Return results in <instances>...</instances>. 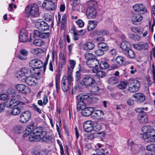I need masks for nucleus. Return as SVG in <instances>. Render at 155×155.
<instances>
[{"label":"nucleus","instance_id":"49530a36","mask_svg":"<svg viewBox=\"0 0 155 155\" xmlns=\"http://www.w3.org/2000/svg\"><path fill=\"white\" fill-rule=\"evenodd\" d=\"M95 53L96 56H101L104 54V50L98 49L95 51Z\"/></svg>","mask_w":155,"mask_h":155},{"label":"nucleus","instance_id":"69168bd1","mask_svg":"<svg viewBox=\"0 0 155 155\" xmlns=\"http://www.w3.org/2000/svg\"><path fill=\"white\" fill-rule=\"evenodd\" d=\"M48 101V99L47 97L45 95L43 99V105H45L46 104Z\"/></svg>","mask_w":155,"mask_h":155},{"label":"nucleus","instance_id":"ddd939ff","mask_svg":"<svg viewBox=\"0 0 155 155\" xmlns=\"http://www.w3.org/2000/svg\"><path fill=\"white\" fill-rule=\"evenodd\" d=\"M42 6L48 10L51 11L54 10L56 8L54 3L49 0H45L42 4Z\"/></svg>","mask_w":155,"mask_h":155},{"label":"nucleus","instance_id":"c03bdc74","mask_svg":"<svg viewBox=\"0 0 155 155\" xmlns=\"http://www.w3.org/2000/svg\"><path fill=\"white\" fill-rule=\"evenodd\" d=\"M116 60L118 64L121 65L123 64L125 59L121 56H118L117 57Z\"/></svg>","mask_w":155,"mask_h":155},{"label":"nucleus","instance_id":"c756f323","mask_svg":"<svg viewBox=\"0 0 155 155\" xmlns=\"http://www.w3.org/2000/svg\"><path fill=\"white\" fill-rule=\"evenodd\" d=\"M120 47L124 51H126L130 49V45L128 41H124L121 43Z\"/></svg>","mask_w":155,"mask_h":155},{"label":"nucleus","instance_id":"9b49d317","mask_svg":"<svg viewBox=\"0 0 155 155\" xmlns=\"http://www.w3.org/2000/svg\"><path fill=\"white\" fill-rule=\"evenodd\" d=\"M15 87L18 91L22 94H27L31 91L30 89L28 87L22 84H16Z\"/></svg>","mask_w":155,"mask_h":155},{"label":"nucleus","instance_id":"f8f14e48","mask_svg":"<svg viewBox=\"0 0 155 155\" xmlns=\"http://www.w3.org/2000/svg\"><path fill=\"white\" fill-rule=\"evenodd\" d=\"M30 66L31 68L35 69H39L41 68L43 66V63L38 59H33L31 60L29 63Z\"/></svg>","mask_w":155,"mask_h":155},{"label":"nucleus","instance_id":"c9c22d12","mask_svg":"<svg viewBox=\"0 0 155 155\" xmlns=\"http://www.w3.org/2000/svg\"><path fill=\"white\" fill-rule=\"evenodd\" d=\"M97 46L99 48L102 49V50L104 51H107L108 49V45L105 43L104 42L99 43Z\"/></svg>","mask_w":155,"mask_h":155},{"label":"nucleus","instance_id":"72a5a7b5","mask_svg":"<svg viewBox=\"0 0 155 155\" xmlns=\"http://www.w3.org/2000/svg\"><path fill=\"white\" fill-rule=\"evenodd\" d=\"M119 81V80L115 77L113 76L110 78L108 80V83L111 85L116 84Z\"/></svg>","mask_w":155,"mask_h":155},{"label":"nucleus","instance_id":"79ce46f5","mask_svg":"<svg viewBox=\"0 0 155 155\" xmlns=\"http://www.w3.org/2000/svg\"><path fill=\"white\" fill-rule=\"evenodd\" d=\"M33 43L35 45L41 46L43 45L44 42L41 39H37L34 40Z\"/></svg>","mask_w":155,"mask_h":155},{"label":"nucleus","instance_id":"13d9d810","mask_svg":"<svg viewBox=\"0 0 155 155\" xmlns=\"http://www.w3.org/2000/svg\"><path fill=\"white\" fill-rule=\"evenodd\" d=\"M25 105V103L18 100V101L17 102V107H19V108H20L21 109V108H22L24 107V106Z\"/></svg>","mask_w":155,"mask_h":155},{"label":"nucleus","instance_id":"f3484780","mask_svg":"<svg viewBox=\"0 0 155 155\" xmlns=\"http://www.w3.org/2000/svg\"><path fill=\"white\" fill-rule=\"evenodd\" d=\"M138 118V120L141 124H145L148 122V117L146 112L139 114Z\"/></svg>","mask_w":155,"mask_h":155},{"label":"nucleus","instance_id":"393cba45","mask_svg":"<svg viewBox=\"0 0 155 155\" xmlns=\"http://www.w3.org/2000/svg\"><path fill=\"white\" fill-rule=\"evenodd\" d=\"M18 100L15 99H12L10 100H7V101L6 107L9 108L12 107L17 106Z\"/></svg>","mask_w":155,"mask_h":155},{"label":"nucleus","instance_id":"ea45409f","mask_svg":"<svg viewBox=\"0 0 155 155\" xmlns=\"http://www.w3.org/2000/svg\"><path fill=\"white\" fill-rule=\"evenodd\" d=\"M118 88L120 89H124L126 88L127 87V84L124 81H121L117 85Z\"/></svg>","mask_w":155,"mask_h":155},{"label":"nucleus","instance_id":"473e14b6","mask_svg":"<svg viewBox=\"0 0 155 155\" xmlns=\"http://www.w3.org/2000/svg\"><path fill=\"white\" fill-rule=\"evenodd\" d=\"M125 55L128 58L133 59L135 57V54L134 51L129 49L126 51L124 52Z\"/></svg>","mask_w":155,"mask_h":155},{"label":"nucleus","instance_id":"8fccbe9b","mask_svg":"<svg viewBox=\"0 0 155 155\" xmlns=\"http://www.w3.org/2000/svg\"><path fill=\"white\" fill-rule=\"evenodd\" d=\"M117 51L115 49H112L110 50L109 52V54L111 56L114 57L117 54Z\"/></svg>","mask_w":155,"mask_h":155},{"label":"nucleus","instance_id":"4d7b16f0","mask_svg":"<svg viewBox=\"0 0 155 155\" xmlns=\"http://www.w3.org/2000/svg\"><path fill=\"white\" fill-rule=\"evenodd\" d=\"M41 49L37 48L32 49L31 51V52L35 54H37L40 52Z\"/></svg>","mask_w":155,"mask_h":155},{"label":"nucleus","instance_id":"864d4df0","mask_svg":"<svg viewBox=\"0 0 155 155\" xmlns=\"http://www.w3.org/2000/svg\"><path fill=\"white\" fill-rule=\"evenodd\" d=\"M81 71H77L76 72L75 80L76 81H78L81 78Z\"/></svg>","mask_w":155,"mask_h":155},{"label":"nucleus","instance_id":"680f3d73","mask_svg":"<svg viewBox=\"0 0 155 155\" xmlns=\"http://www.w3.org/2000/svg\"><path fill=\"white\" fill-rule=\"evenodd\" d=\"M47 152L45 150L41 151L36 153L35 155H47Z\"/></svg>","mask_w":155,"mask_h":155},{"label":"nucleus","instance_id":"39448f33","mask_svg":"<svg viewBox=\"0 0 155 155\" xmlns=\"http://www.w3.org/2000/svg\"><path fill=\"white\" fill-rule=\"evenodd\" d=\"M38 6L35 4L28 5L25 9V14L28 17H37L38 15Z\"/></svg>","mask_w":155,"mask_h":155},{"label":"nucleus","instance_id":"de8ad7c7","mask_svg":"<svg viewBox=\"0 0 155 155\" xmlns=\"http://www.w3.org/2000/svg\"><path fill=\"white\" fill-rule=\"evenodd\" d=\"M88 7L94 8L97 5L96 2L94 1L91 0L88 2Z\"/></svg>","mask_w":155,"mask_h":155},{"label":"nucleus","instance_id":"2f4dec72","mask_svg":"<svg viewBox=\"0 0 155 155\" xmlns=\"http://www.w3.org/2000/svg\"><path fill=\"white\" fill-rule=\"evenodd\" d=\"M80 3V0H73L71 4L72 9L74 10H78L79 9L78 5Z\"/></svg>","mask_w":155,"mask_h":155},{"label":"nucleus","instance_id":"7c9ffc66","mask_svg":"<svg viewBox=\"0 0 155 155\" xmlns=\"http://www.w3.org/2000/svg\"><path fill=\"white\" fill-rule=\"evenodd\" d=\"M24 130V128L21 125H18L15 126L14 128V131L17 134L22 133Z\"/></svg>","mask_w":155,"mask_h":155},{"label":"nucleus","instance_id":"f704fd0d","mask_svg":"<svg viewBox=\"0 0 155 155\" xmlns=\"http://www.w3.org/2000/svg\"><path fill=\"white\" fill-rule=\"evenodd\" d=\"M92 71L94 73H96L97 75L99 78H103L106 75V74L104 72L98 71L97 69H93Z\"/></svg>","mask_w":155,"mask_h":155},{"label":"nucleus","instance_id":"4468645a","mask_svg":"<svg viewBox=\"0 0 155 155\" xmlns=\"http://www.w3.org/2000/svg\"><path fill=\"white\" fill-rule=\"evenodd\" d=\"M133 47L135 49L137 50H146L148 48L149 44L147 42H142L138 44L133 45Z\"/></svg>","mask_w":155,"mask_h":155},{"label":"nucleus","instance_id":"774afa93","mask_svg":"<svg viewBox=\"0 0 155 155\" xmlns=\"http://www.w3.org/2000/svg\"><path fill=\"white\" fill-rule=\"evenodd\" d=\"M98 42L103 41L105 40L104 38L103 37H97L96 39Z\"/></svg>","mask_w":155,"mask_h":155},{"label":"nucleus","instance_id":"6e6552de","mask_svg":"<svg viewBox=\"0 0 155 155\" xmlns=\"http://www.w3.org/2000/svg\"><path fill=\"white\" fill-rule=\"evenodd\" d=\"M35 25L39 30L42 31L48 30L49 28L48 25L46 22L40 19L35 21Z\"/></svg>","mask_w":155,"mask_h":155},{"label":"nucleus","instance_id":"dca6fc26","mask_svg":"<svg viewBox=\"0 0 155 155\" xmlns=\"http://www.w3.org/2000/svg\"><path fill=\"white\" fill-rule=\"evenodd\" d=\"M24 81L28 85L30 86H34L37 83V79L31 76L26 77Z\"/></svg>","mask_w":155,"mask_h":155},{"label":"nucleus","instance_id":"a211bd4d","mask_svg":"<svg viewBox=\"0 0 155 155\" xmlns=\"http://www.w3.org/2000/svg\"><path fill=\"white\" fill-rule=\"evenodd\" d=\"M99 64V62L98 60L95 58L87 61V64L88 66L93 69H97L96 68Z\"/></svg>","mask_w":155,"mask_h":155},{"label":"nucleus","instance_id":"a18cd8bd","mask_svg":"<svg viewBox=\"0 0 155 155\" xmlns=\"http://www.w3.org/2000/svg\"><path fill=\"white\" fill-rule=\"evenodd\" d=\"M9 97L7 93L2 92L0 94V99L2 101H5L7 100Z\"/></svg>","mask_w":155,"mask_h":155},{"label":"nucleus","instance_id":"6ab92c4d","mask_svg":"<svg viewBox=\"0 0 155 155\" xmlns=\"http://www.w3.org/2000/svg\"><path fill=\"white\" fill-rule=\"evenodd\" d=\"M28 35L26 33L25 28L21 29L20 33L19 39L22 42H26L28 40Z\"/></svg>","mask_w":155,"mask_h":155},{"label":"nucleus","instance_id":"0eeeda50","mask_svg":"<svg viewBox=\"0 0 155 155\" xmlns=\"http://www.w3.org/2000/svg\"><path fill=\"white\" fill-rule=\"evenodd\" d=\"M89 96L85 95L84 94L79 95L77 96V98L78 102H77V109L79 110H83L86 107V104L84 102L83 100L88 98Z\"/></svg>","mask_w":155,"mask_h":155},{"label":"nucleus","instance_id":"3c124183","mask_svg":"<svg viewBox=\"0 0 155 155\" xmlns=\"http://www.w3.org/2000/svg\"><path fill=\"white\" fill-rule=\"evenodd\" d=\"M32 106L33 108V109L36 111L39 114H41L42 113V111L38 107V106L34 104H32Z\"/></svg>","mask_w":155,"mask_h":155},{"label":"nucleus","instance_id":"338daca9","mask_svg":"<svg viewBox=\"0 0 155 155\" xmlns=\"http://www.w3.org/2000/svg\"><path fill=\"white\" fill-rule=\"evenodd\" d=\"M59 58L64 62L65 61L64 55L63 53H61L59 54Z\"/></svg>","mask_w":155,"mask_h":155},{"label":"nucleus","instance_id":"2eb2a0df","mask_svg":"<svg viewBox=\"0 0 155 155\" xmlns=\"http://www.w3.org/2000/svg\"><path fill=\"white\" fill-rule=\"evenodd\" d=\"M96 14V11L94 8L88 7L87 9L86 14L88 18L92 19L95 18Z\"/></svg>","mask_w":155,"mask_h":155},{"label":"nucleus","instance_id":"cd10ccee","mask_svg":"<svg viewBox=\"0 0 155 155\" xmlns=\"http://www.w3.org/2000/svg\"><path fill=\"white\" fill-rule=\"evenodd\" d=\"M97 22L93 20H90L88 21V25L87 26V29L88 31L93 30L96 26Z\"/></svg>","mask_w":155,"mask_h":155},{"label":"nucleus","instance_id":"423d86ee","mask_svg":"<svg viewBox=\"0 0 155 155\" xmlns=\"http://www.w3.org/2000/svg\"><path fill=\"white\" fill-rule=\"evenodd\" d=\"M140 85V83L137 80L130 79L128 84V90L131 93H134L139 90Z\"/></svg>","mask_w":155,"mask_h":155},{"label":"nucleus","instance_id":"aec40b11","mask_svg":"<svg viewBox=\"0 0 155 155\" xmlns=\"http://www.w3.org/2000/svg\"><path fill=\"white\" fill-rule=\"evenodd\" d=\"M94 110V108L92 107H85L84 109L82 110L81 114L83 116L85 117L89 116L91 115L92 116L93 112Z\"/></svg>","mask_w":155,"mask_h":155},{"label":"nucleus","instance_id":"0e129e2a","mask_svg":"<svg viewBox=\"0 0 155 155\" xmlns=\"http://www.w3.org/2000/svg\"><path fill=\"white\" fill-rule=\"evenodd\" d=\"M5 105L4 104L1 103L0 104V113L2 112L5 109Z\"/></svg>","mask_w":155,"mask_h":155},{"label":"nucleus","instance_id":"a878e982","mask_svg":"<svg viewBox=\"0 0 155 155\" xmlns=\"http://www.w3.org/2000/svg\"><path fill=\"white\" fill-rule=\"evenodd\" d=\"M131 19L133 22H139L142 20L143 17L140 15L135 14L132 15Z\"/></svg>","mask_w":155,"mask_h":155},{"label":"nucleus","instance_id":"37998d69","mask_svg":"<svg viewBox=\"0 0 155 155\" xmlns=\"http://www.w3.org/2000/svg\"><path fill=\"white\" fill-rule=\"evenodd\" d=\"M155 149V144H151L147 146L146 147V149L150 151L152 154L153 153Z\"/></svg>","mask_w":155,"mask_h":155},{"label":"nucleus","instance_id":"09e8293b","mask_svg":"<svg viewBox=\"0 0 155 155\" xmlns=\"http://www.w3.org/2000/svg\"><path fill=\"white\" fill-rule=\"evenodd\" d=\"M20 71L23 74L25 77L28 74L29 72V70L28 68H24L21 69Z\"/></svg>","mask_w":155,"mask_h":155},{"label":"nucleus","instance_id":"bf43d9fd","mask_svg":"<svg viewBox=\"0 0 155 155\" xmlns=\"http://www.w3.org/2000/svg\"><path fill=\"white\" fill-rule=\"evenodd\" d=\"M41 32L38 30H35L34 32V37L35 38L36 37H40V34H41Z\"/></svg>","mask_w":155,"mask_h":155},{"label":"nucleus","instance_id":"4be33fe9","mask_svg":"<svg viewBox=\"0 0 155 155\" xmlns=\"http://www.w3.org/2000/svg\"><path fill=\"white\" fill-rule=\"evenodd\" d=\"M104 115V112L101 110H96L93 112L92 118L95 119H99L102 118L101 117Z\"/></svg>","mask_w":155,"mask_h":155},{"label":"nucleus","instance_id":"1a4fd4ad","mask_svg":"<svg viewBox=\"0 0 155 155\" xmlns=\"http://www.w3.org/2000/svg\"><path fill=\"white\" fill-rule=\"evenodd\" d=\"M133 8L135 12L140 14H144L147 12V8L142 4H136L133 5Z\"/></svg>","mask_w":155,"mask_h":155},{"label":"nucleus","instance_id":"bb28decb","mask_svg":"<svg viewBox=\"0 0 155 155\" xmlns=\"http://www.w3.org/2000/svg\"><path fill=\"white\" fill-rule=\"evenodd\" d=\"M6 93H7L9 97H16L18 96L17 94V93L16 92L15 90L12 88H8Z\"/></svg>","mask_w":155,"mask_h":155},{"label":"nucleus","instance_id":"c85d7f7f","mask_svg":"<svg viewBox=\"0 0 155 155\" xmlns=\"http://www.w3.org/2000/svg\"><path fill=\"white\" fill-rule=\"evenodd\" d=\"M21 110L19 107H15L10 110V113L14 116H16L19 114Z\"/></svg>","mask_w":155,"mask_h":155},{"label":"nucleus","instance_id":"412c9836","mask_svg":"<svg viewBox=\"0 0 155 155\" xmlns=\"http://www.w3.org/2000/svg\"><path fill=\"white\" fill-rule=\"evenodd\" d=\"M92 121L91 120L86 121L83 124V127L85 131L90 132L93 130Z\"/></svg>","mask_w":155,"mask_h":155},{"label":"nucleus","instance_id":"f03ea898","mask_svg":"<svg viewBox=\"0 0 155 155\" xmlns=\"http://www.w3.org/2000/svg\"><path fill=\"white\" fill-rule=\"evenodd\" d=\"M142 134L143 140L147 143L155 142V130L150 125L143 126L141 129Z\"/></svg>","mask_w":155,"mask_h":155},{"label":"nucleus","instance_id":"6e6d98bb","mask_svg":"<svg viewBox=\"0 0 155 155\" xmlns=\"http://www.w3.org/2000/svg\"><path fill=\"white\" fill-rule=\"evenodd\" d=\"M49 35V32H41L40 38H48Z\"/></svg>","mask_w":155,"mask_h":155},{"label":"nucleus","instance_id":"20e7f679","mask_svg":"<svg viewBox=\"0 0 155 155\" xmlns=\"http://www.w3.org/2000/svg\"><path fill=\"white\" fill-rule=\"evenodd\" d=\"M68 78L64 77L61 82V87L64 91L66 92L68 91L73 80L72 73L70 72V69H68Z\"/></svg>","mask_w":155,"mask_h":155},{"label":"nucleus","instance_id":"e433bc0d","mask_svg":"<svg viewBox=\"0 0 155 155\" xmlns=\"http://www.w3.org/2000/svg\"><path fill=\"white\" fill-rule=\"evenodd\" d=\"M33 68H31L30 69L31 74L35 77L38 76L40 74L39 70Z\"/></svg>","mask_w":155,"mask_h":155},{"label":"nucleus","instance_id":"5701e85b","mask_svg":"<svg viewBox=\"0 0 155 155\" xmlns=\"http://www.w3.org/2000/svg\"><path fill=\"white\" fill-rule=\"evenodd\" d=\"M133 96L136 100V101L138 103L142 102L145 100V95L141 93H137L135 94Z\"/></svg>","mask_w":155,"mask_h":155},{"label":"nucleus","instance_id":"a19ab883","mask_svg":"<svg viewBox=\"0 0 155 155\" xmlns=\"http://www.w3.org/2000/svg\"><path fill=\"white\" fill-rule=\"evenodd\" d=\"M100 66L101 68L105 69L108 68L109 67V65L106 62L102 61L100 64Z\"/></svg>","mask_w":155,"mask_h":155},{"label":"nucleus","instance_id":"7ed1b4c3","mask_svg":"<svg viewBox=\"0 0 155 155\" xmlns=\"http://www.w3.org/2000/svg\"><path fill=\"white\" fill-rule=\"evenodd\" d=\"M96 81L94 79L89 76H86L82 80V85L88 88L93 93H96L99 90L98 87L94 84Z\"/></svg>","mask_w":155,"mask_h":155},{"label":"nucleus","instance_id":"5fc2aeb1","mask_svg":"<svg viewBox=\"0 0 155 155\" xmlns=\"http://www.w3.org/2000/svg\"><path fill=\"white\" fill-rule=\"evenodd\" d=\"M131 30L135 33H138L140 32V29L138 27H133L131 28Z\"/></svg>","mask_w":155,"mask_h":155},{"label":"nucleus","instance_id":"b1692460","mask_svg":"<svg viewBox=\"0 0 155 155\" xmlns=\"http://www.w3.org/2000/svg\"><path fill=\"white\" fill-rule=\"evenodd\" d=\"M95 47L94 44L90 42H87L84 43L83 45V49L85 51L90 50L93 49Z\"/></svg>","mask_w":155,"mask_h":155},{"label":"nucleus","instance_id":"603ef678","mask_svg":"<svg viewBox=\"0 0 155 155\" xmlns=\"http://www.w3.org/2000/svg\"><path fill=\"white\" fill-rule=\"evenodd\" d=\"M76 24L80 28H82L84 25V22L81 19H78L75 22Z\"/></svg>","mask_w":155,"mask_h":155},{"label":"nucleus","instance_id":"4c0bfd02","mask_svg":"<svg viewBox=\"0 0 155 155\" xmlns=\"http://www.w3.org/2000/svg\"><path fill=\"white\" fill-rule=\"evenodd\" d=\"M85 58L88 61L95 58V56L92 53L89 52H87L84 54Z\"/></svg>","mask_w":155,"mask_h":155},{"label":"nucleus","instance_id":"f257e3e1","mask_svg":"<svg viewBox=\"0 0 155 155\" xmlns=\"http://www.w3.org/2000/svg\"><path fill=\"white\" fill-rule=\"evenodd\" d=\"M29 137V139L31 142H38L41 140L43 141H46L47 140L50 139V137L47 136L45 131L41 129H34V124L31 123L28 125L23 134L24 137H27L32 132Z\"/></svg>","mask_w":155,"mask_h":155},{"label":"nucleus","instance_id":"58836bf2","mask_svg":"<svg viewBox=\"0 0 155 155\" xmlns=\"http://www.w3.org/2000/svg\"><path fill=\"white\" fill-rule=\"evenodd\" d=\"M15 76L18 80L21 81H23V80H24L23 79L25 76L20 71H19L16 73Z\"/></svg>","mask_w":155,"mask_h":155},{"label":"nucleus","instance_id":"9d476101","mask_svg":"<svg viewBox=\"0 0 155 155\" xmlns=\"http://www.w3.org/2000/svg\"><path fill=\"white\" fill-rule=\"evenodd\" d=\"M31 116V114L29 111L23 112L20 116V121L22 123H26L29 120Z\"/></svg>","mask_w":155,"mask_h":155},{"label":"nucleus","instance_id":"052dcab7","mask_svg":"<svg viewBox=\"0 0 155 155\" xmlns=\"http://www.w3.org/2000/svg\"><path fill=\"white\" fill-rule=\"evenodd\" d=\"M70 64L71 66V68L72 69H73L76 64V61L75 60H70Z\"/></svg>","mask_w":155,"mask_h":155},{"label":"nucleus","instance_id":"e2e57ef3","mask_svg":"<svg viewBox=\"0 0 155 155\" xmlns=\"http://www.w3.org/2000/svg\"><path fill=\"white\" fill-rule=\"evenodd\" d=\"M21 54L24 56H26L28 54V51L25 49H22L20 51Z\"/></svg>","mask_w":155,"mask_h":155}]
</instances>
